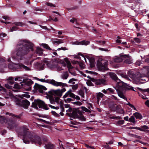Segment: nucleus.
Here are the masks:
<instances>
[{"instance_id":"7ed1b4c3","label":"nucleus","mask_w":149,"mask_h":149,"mask_svg":"<svg viewBox=\"0 0 149 149\" xmlns=\"http://www.w3.org/2000/svg\"><path fill=\"white\" fill-rule=\"evenodd\" d=\"M116 82V87L115 89L118 96L125 100H127V98L125 96L124 93L126 91H134L133 87L129 86V84L124 83L120 79H118Z\"/></svg>"},{"instance_id":"4d7b16f0","label":"nucleus","mask_w":149,"mask_h":149,"mask_svg":"<svg viewBox=\"0 0 149 149\" xmlns=\"http://www.w3.org/2000/svg\"><path fill=\"white\" fill-rule=\"evenodd\" d=\"M86 72L89 73H90V74H93L97 75V73L96 72H92V71H88V70L86 71Z\"/></svg>"},{"instance_id":"0e129e2a","label":"nucleus","mask_w":149,"mask_h":149,"mask_svg":"<svg viewBox=\"0 0 149 149\" xmlns=\"http://www.w3.org/2000/svg\"><path fill=\"white\" fill-rule=\"evenodd\" d=\"M53 79H51L50 80H49V79H46L45 80V82H46L49 84H51V82H52V81H53Z\"/></svg>"},{"instance_id":"680f3d73","label":"nucleus","mask_w":149,"mask_h":149,"mask_svg":"<svg viewBox=\"0 0 149 149\" xmlns=\"http://www.w3.org/2000/svg\"><path fill=\"white\" fill-rule=\"evenodd\" d=\"M60 97H56L55 98L54 101L55 102H58L60 100Z\"/></svg>"},{"instance_id":"864d4df0","label":"nucleus","mask_w":149,"mask_h":149,"mask_svg":"<svg viewBox=\"0 0 149 149\" xmlns=\"http://www.w3.org/2000/svg\"><path fill=\"white\" fill-rule=\"evenodd\" d=\"M68 49L65 47H62L61 48H58L57 49V50H65Z\"/></svg>"},{"instance_id":"e2e57ef3","label":"nucleus","mask_w":149,"mask_h":149,"mask_svg":"<svg viewBox=\"0 0 149 149\" xmlns=\"http://www.w3.org/2000/svg\"><path fill=\"white\" fill-rule=\"evenodd\" d=\"M5 86L6 87L9 89H12V86H10L8 84H5Z\"/></svg>"},{"instance_id":"f257e3e1","label":"nucleus","mask_w":149,"mask_h":149,"mask_svg":"<svg viewBox=\"0 0 149 149\" xmlns=\"http://www.w3.org/2000/svg\"><path fill=\"white\" fill-rule=\"evenodd\" d=\"M19 132H21L23 135V140L26 144H29L30 142L36 145L40 146L42 143L40 136L29 131L26 126L24 125L19 128Z\"/></svg>"},{"instance_id":"2f4dec72","label":"nucleus","mask_w":149,"mask_h":149,"mask_svg":"<svg viewBox=\"0 0 149 149\" xmlns=\"http://www.w3.org/2000/svg\"><path fill=\"white\" fill-rule=\"evenodd\" d=\"M56 40H57L52 41V42L53 44H59L63 43V42L61 41V40L58 39H56Z\"/></svg>"},{"instance_id":"49530a36","label":"nucleus","mask_w":149,"mask_h":149,"mask_svg":"<svg viewBox=\"0 0 149 149\" xmlns=\"http://www.w3.org/2000/svg\"><path fill=\"white\" fill-rule=\"evenodd\" d=\"M49 100L50 101V103L52 104H53L54 103L55 101H54V99L53 97H51L49 98Z\"/></svg>"},{"instance_id":"aec40b11","label":"nucleus","mask_w":149,"mask_h":149,"mask_svg":"<svg viewBox=\"0 0 149 149\" xmlns=\"http://www.w3.org/2000/svg\"><path fill=\"white\" fill-rule=\"evenodd\" d=\"M52 81V82H51V84L53 85L56 86H61V84H62V82L56 81L54 79Z\"/></svg>"},{"instance_id":"37998d69","label":"nucleus","mask_w":149,"mask_h":149,"mask_svg":"<svg viewBox=\"0 0 149 149\" xmlns=\"http://www.w3.org/2000/svg\"><path fill=\"white\" fill-rule=\"evenodd\" d=\"M78 87V84H77L75 85H72V88L74 90H76L77 89Z\"/></svg>"},{"instance_id":"bb28decb","label":"nucleus","mask_w":149,"mask_h":149,"mask_svg":"<svg viewBox=\"0 0 149 149\" xmlns=\"http://www.w3.org/2000/svg\"><path fill=\"white\" fill-rule=\"evenodd\" d=\"M76 109H78L80 111H82H82H84L86 112H89L90 111L89 109L84 107H81L80 108H78Z\"/></svg>"},{"instance_id":"4468645a","label":"nucleus","mask_w":149,"mask_h":149,"mask_svg":"<svg viewBox=\"0 0 149 149\" xmlns=\"http://www.w3.org/2000/svg\"><path fill=\"white\" fill-rule=\"evenodd\" d=\"M16 68L17 69L22 70H25L26 71H29L31 70V69L28 67L24 65L21 63H18L16 64Z\"/></svg>"},{"instance_id":"1a4fd4ad","label":"nucleus","mask_w":149,"mask_h":149,"mask_svg":"<svg viewBox=\"0 0 149 149\" xmlns=\"http://www.w3.org/2000/svg\"><path fill=\"white\" fill-rule=\"evenodd\" d=\"M88 78L94 82L97 87H102L105 85L106 81L104 79H96L89 76H88Z\"/></svg>"},{"instance_id":"7c9ffc66","label":"nucleus","mask_w":149,"mask_h":149,"mask_svg":"<svg viewBox=\"0 0 149 149\" xmlns=\"http://www.w3.org/2000/svg\"><path fill=\"white\" fill-rule=\"evenodd\" d=\"M37 64L38 66L40 68L41 70H42L43 69L45 65V63H37Z\"/></svg>"},{"instance_id":"de8ad7c7","label":"nucleus","mask_w":149,"mask_h":149,"mask_svg":"<svg viewBox=\"0 0 149 149\" xmlns=\"http://www.w3.org/2000/svg\"><path fill=\"white\" fill-rule=\"evenodd\" d=\"M51 113L53 115L55 116H56L57 117H58L60 116L55 111H51Z\"/></svg>"},{"instance_id":"c03bdc74","label":"nucleus","mask_w":149,"mask_h":149,"mask_svg":"<svg viewBox=\"0 0 149 149\" xmlns=\"http://www.w3.org/2000/svg\"><path fill=\"white\" fill-rule=\"evenodd\" d=\"M18 29V28L16 26H14L12 27L10 29V31H15L17 30Z\"/></svg>"},{"instance_id":"dca6fc26","label":"nucleus","mask_w":149,"mask_h":149,"mask_svg":"<svg viewBox=\"0 0 149 149\" xmlns=\"http://www.w3.org/2000/svg\"><path fill=\"white\" fill-rule=\"evenodd\" d=\"M64 61L67 63V67L68 68V69L69 72H70V69H72L73 68V67L71 65L70 62L68 58H64Z\"/></svg>"},{"instance_id":"e433bc0d","label":"nucleus","mask_w":149,"mask_h":149,"mask_svg":"<svg viewBox=\"0 0 149 149\" xmlns=\"http://www.w3.org/2000/svg\"><path fill=\"white\" fill-rule=\"evenodd\" d=\"M79 94L83 98H84V92L83 90H80L79 91Z\"/></svg>"},{"instance_id":"0eeeda50","label":"nucleus","mask_w":149,"mask_h":149,"mask_svg":"<svg viewBox=\"0 0 149 149\" xmlns=\"http://www.w3.org/2000/svg\"><path fill=\"white\" fill-rule=\"evenodd\" d=\"M107 61L101 58H99L97 61V65L99 70L104 71L108 70L107 67Z\"/></svg>"},{"instance_id":"3c124183","label":"nucleus","mask_w":149,"mask_h":149,"mask_svg":"<svg viewBox=\"0 0 149 149\" xmlns=\"http://www.w3.org/2000/svg\"><path fill=\"white\" fill-rule=\"evenodd\" d=\"M13 87L15 88L19 89L20 88V86L19 85L17 84L14 85Z\"/></svg>"},{"instance_id":"39448f33","label":"nucleus","mask_w":149,"mask_h":149,"mask_svg":"<svg viewBox=\"0 0 149 149\" xmlns=\"http://www.w3.org/2000/svg\"><path fill=\"white\" fill-rule=\"evenodd\" d=\"M37 106L39 108H42L45 110H48L49 109L47 105L46 104L42 101L39 99H35L34 102L32 103V107L38 109V108Z\"/></svg>"},{"instance_id":"a211bd4d","label":"nucleus","mask_w":149,"mask_h":149,"mask_svg":"<svg viewBox=\"0 0 149 149\" xmlns=\"http://www.w3.org/2000/svg\"><path fill=\"white\" fill-rule=\"evenodd\" d=\"M45 147L47 149H54L55 146L50 142L48 143L45 145Z\"/></svg>"},{"instance_id":"412c9836","label":"nucleus","mask_w":149,"mask_h":149,"mask_svg":"<svg viewBox=\"0 0 149 149\" xmlns=\"http://www.w3.org/2000/svg\"><path fill=\"white\" fill-rule=\"evenodd\" d=\"M133 115L137 119L139 120H141L143 118L142 116L139 113L136 112L133 114Z\"/></svg>"},{"instance_id":"393cba45","label":"nucleus","mask_w":149,"mask_h":149,"mask_svg":"<svg viewBox=\"0 0 149 149\" xmlns=\"http://www.w3.org/2000/svg\"><path fill=\"white\" fill-rule=\"evenodd\" d=\"M23 113V112H22L19 114L18 115H16L12 113H9V115L10 116H14L16 117L17 118L20 119V118L21 116H22Z\"/></svg>"},{"instance_id":"8fccbe9b","label":"nucleus","mask_w":149,"mask_h":149,"mask_svg":"<svg viewBox=\"0 0 149 149\" xmlns=\"http://www.w3.org/2000/svg\"><path fill=\"white\" fill-rule=\"evenodd\" d=\"M124 123V121L123 120H119L118 121L117 123L118 125H121L123 124Z\"/></svg>"},{"instance_id":"69168bd1","label":"nucleus","mask_w":149,"mask_h":149,"mask_svg":"<svg viewBox=\"0 0 149 149\" xmlns=\"http://www.w3.org/2000/svg\"><path fill=\"white\" fill-rule=\"evenodd\" d=\"M22 96L27 98H29L30 97V96L28 94H24L22 95Z\"/></svg>"},{"instance_id":"13d9d810","label":"nucleus","mask_w":149,"mask_h":149,"mask_svg":"<svg viewBox=\"0 0 149 149\" xmlns=\"http://www.w3.org/2000/svg\"><path fill=\"white\" fill-rule=\"evenodd\" d=\"M76 95L74 94L73 93H72L71 92L70 93L69 96L70 97L74 98L75 97Z\"/></svg>"},{"instance_id":"79ce46f5","label":"nucleus","mask_w":149,"mask_h":149,"mask_svg":"<svg viewBox=\"0 0 149 149\" xmlns=\"http://www.w3.org/2000/svg\"><path fill=\"white\" fill-rule=\"evenodd\" d=\"M139 90L143 92H147L149 93V88L147 89L140 88Z\"/></svg>"},{"instance_id":"72a5a7b5","label":"nucleus","mask_w":149,"mask_h":149,"mask_svg":"<svg viewBox=\"0 0 149 149\" xmlns=\"http://www.w3.org/2000/svg\"><path fill=\"white\" fill-rule=\"evenodd\" d=\"M42 141L44 142H47L48 141V139L47 137L45 136H43L41 138Z\"/></svg>"},{"instance_id":"5fc2aeb1","label":"nucleus","mask_w":149,"mask_h":149,"mask_svg":"<svg viewBox=\"0 0 149 149\" xmlns=\"http://www.w3.org/2000/svg\"><path fill=\"white\" fill-rule=\"evenodd\" d=\"M134 40L138 43H139L141 42V40L140 39L138 38H135L134 39Z\"/></svg>"},{"instance_id":"b1692460","label":"nucleus","mask_w":149,"mask_h":149,"mask_svg":"<svg viewBox=\"0 0 149 149\" xmlns=\"http://www.w3.org/2000/svg\"><path fill=\"white\" fill-rule=\"evenodd\" d=\"M118 105H117L116 104H114L111 105L110 107L111 109V110L113 111H116L118 108Z\"/></svg>"},{"instance_id":"9d476101","label":"nucleus","mask_w":149,"mask_h":149,"mask_svg":"<svg viewBox=\"0 0 149 149\" xmlns=\"http://www.w3.org/2000/svg\"><path fill=\"white\" fill-rule=\"evenodd\" d=\"M66 91L65 88H64L61 90L59 89L56 90H51L48 93L50 95L61 97L62 96L63 93L65 92Z\"/></svg>"},{"instance_id":"a19ab883","label":"nucleus","mask_w":149,"mask_h":149,"mask_svg":"<svg viewBox=\"0 0 149 149\" xmlns=\"http://www.w3.org/2000/svg\"><path fill=\"white\" fill-rule=\"evenodd\" d=\"M97 97L98 98L99 97L102 98L104 96V95L102 93L99 92L97 94Z\"/></svg>"},{"instance_id":"2eb2a0df","label":"nucleus","mask_w":149,"mask_h":149,"mask_svg":"<svg viewBox=\"0 0 149 149\" xmlns=\"http://www.w3.org/2000/svg\"><path fill=\"white\" fill-rule=\"evenodd\" d=\"M131 129H136L139 130L146 132L147 130L149 129V127L146 125H144L141 126L140 127H130Z\"/></svg>"},{"instance_id":"774afa93","label":"nucleus","mask_w":149,"mask_h":149,"mask_svg":"<svg viewBox=\"0 0 149 149\" xmlns=\"http://www.w3.org/2000/svg\"><path fill=\"white\" fill-rule=\"evenodd\" d=\"M145 104L148 107H149V100H147L145 102Z\"/></svg>"},{"instance_id":"473e14b6","label":"nucleus","mask_w":149,"mask_h":149,"mask_svg":"<svg viewBox=\"0 0 149 149\" xmlns=\"http://www.w3.org/2000/svg\"><path fill=\"white\" fill-rule=\"evenodd\" d=\"M14 24L16 26H23L25 24L22 22H15Z\"/></svg>"},{"instance_id":"58836bf2","label":"nucleus","mask_w":149,"mask_h":149,"mask_svg":"<svg viewBox=\"0 0 149 149\" xmlns=\"http://www.w3.org/2000/svg\"><path fill=\"white\" fill-rule=\"evenodd\" d=\"M76 79L74 78H72L70 79L68 81V83H72V84H75V82H74V81H76Z\"/></svg>"},{"instance_id":"09e8293b","label":"nucleus","mask_w":149,"mask_h":149,"mask_svg":"<svg viewBox=\"0 0 149 149\" xmlns=\"http://www.w3.org/2000/svg\"><path fill=\"white\" fill-rule=\"evenodd\" d=\"M65 102L66 103H69L71 101H73V100L70 98H68L64 100Z\"/></svg>"},{"instance_id":"ea45409f","label":"nucleus","mask_w":149,"mask_h":149,"mask_svg":"<svg viewBox=\"0 0 149 149\" xmlns=\"http://www.w3.org/2000/svg\"><path fill=\"white\" fill-rule=\"evenodd\" d=\"M73 104H74L80 106L82 104V103L79 101H77L71 102Z\"/></svg>"},{"instance_id":"20e7f679","label":"nucleus","mask_w":149,"mask_h":149,"mask_svg":"<svg viewBox=\"0 0 149 149\" xmlns=\"http://www.w3.org/2000/svg\"><path fill=\"white\" fill-rule=\"evenodd\" d=\"M14 102L15 104L19 107H22L25 109H27L29 106L30 103L26 99H24L23 97L18 95L14 98Z\"/></svg>"},{"instance_id":"a18cd8bd","label":"nucleus","mask_w":149,"mask_h":149,"mask_svg":"<svg viewBox=\"0 0 149 149\" xmlns=\"http://www.w3.org/2000/svg\"><path fill=\"white\" fill-rule=\"evenodd\" d=\"M75 108H74L73 109H72L71 108H69V109L67 110L66 111L67 112H69L70 113H72V111H73V110H74V109ZM67 113V114L68 115V113Z\"/></svg>"},{"instance_id":"4c0bfd02","label":"nucleus","mask_w":149,"mask_h":149,"mask_svg":"<svg viewBox=\"0 0 149 149\" xmlns=\"http://www.w3.org/2000/svg\"><path fill=\"white\" fill-rule=\"evenodd\" d=\"M108 94L110 93H113L114 92V90L110 88H108L107 89Z\"/></svg>"},{"instance_id":"423d86ee","label":"nucleus","mask_w":149,"mask_h":149,"mask_svg":"<svg viewBox=\"0 0 149 149\" xmlns=\"http://www.w3.org/2000/svg\"><path fill=\"white\" fill-rule=\"evenodd\" d=\"M68 114L70 117L74 118H80L83 121H85L86 119L82 114V111H80L78 109H74L72 113H69Z\"/></svg>"},{"instance_id":"338daca9","label":"nucleus","mask_w":149,"mask_h":149,"mask_svg":"<svg viewBox=\"0 0 149 149\" xmlns=\"http://www.w3.org/2000/svg\"><path fill=\"white\" fill-rule=\"evenodd\" d=\"M107 145L106 146L105 148L107 149H113L112 148L110 147L109 145L107 144V143H106Z\"/></svg>"},{"instance_id":"f8f14e48","label":"nucleus","mask_w":149,"mask_h":149,"mask_svg":"<svg viewBox=\"0 0 149 149\" xmlns=\"http://www.w3.org/2000/svg\"><path fill=\"white\" fill-rule=\"evenodd\" d=\"M34 90L36 91H38L41 93H43V90L45 91L47 90V88L44 86L39 85V84L36 83L33 87Z\"/></svg>"},{"instance_id":"bf43d9fd","label":"nucleus","mask_w":149,"mask_h":149,"mask_svg":"<svg viewBox=\"0 0 149 149\" xmlns=\"http://www.w3.org/2000/svg\"><path fill=\"white\" fill-rule=\"evenodd\" d=\"M70 22L72 23H74V22H76V23L77 22V20L75 18H73L72 19L70 20Z\"/></svg>"},{"instance_id":"ddd939ff","label":"nucleus","mask_w":149,"mask_h":149,"mask_svg":"<svg viewBox=\"0 0 149 149\" xmlns=\"http://www.w3.org/2000/svg\"><path fill=\"white\" fill-rule=\"evenodd\" d=\"M23 82L26 85L29 86L27 90V91H29L31 90V86L33 83V82L32 80L28 79H24L23 80Z\"/></svg>"},{"instance_id":"052dcab7","label":"nucleus","mask_w":149,"mask_h":149,"mask_svg":"<svg viewBox=\"0 0 149 149\" xmlns=\"http://www.w3.org/2000/svg\"><path fill=\"white\" fill-rule=\"evenodd\" d=\"M78 7L77 6H75L72 7H71L69 8V10H75L78 8Z\"/></svg>"},{"instance_id":"5701e85b","label":"nucleus","mask_w":149,"mask_h":149,"mask_svg":"<svg viewBox=\"0 0 149 149\" xmlns=\"http://www.w3.org/2000/svg\"><path fill=\"white\" fill-rule=\"evenodd\" d=\"M110 76L111 79L115 81L116 82L117 81H118V79H118L116 75L113 73H111L110 74Z\"/></svg>"},{"instance_id":"f3484780","label":"nucleus","mask_w":149,"mask_h":149,"mask_svg":"<svg viewBox=\"0 0 149 149\" xmlns=\"http://www.w3.org/2000/svg\"><path fill=\"white\" fill-rule=\"evenodd\" d=\"M74 42L75 43V44L78 45H88L90 43V41L86 40H83L80 42H79L78 41H77Z\"/></svg>"},{"instance_id":"603ef678","label":"nucleus","mask_w":149,"mask_h":149,"mask_svg":"<svg viewBox=\"0 0 149 149\" xmlns=\"http://www.w3.org/2000/svg\"><path fill=\"white\" fill-rule=\"evenodd\" d=\"M46 4L48 6H50L51 7H52V6H53L54 7H56V6L54 5L52 3H49V2L46 3Z\"/></svg>"},{"instance_id":"f03ea898","label":"nucleus","mask_w":149,"mask_h":149,"mask_svg":"<svg viewBox=\"0 0 149 149\" xmlns=\"http://www.w3.org/2000/svg\"><path fill=\"white\" fill-rule=\"evenodd\" d=\"M34 45L26 40H21L17 43L16 55L18 58L22 60L24 56L30 51H33Z\"/></svg>"},{"instance_id":"a878e982","label":"nucleus","mask_w":149,"mask_h":149,"mask_svg":"<svg viewBox=\"0 0 149 149\" xmlns=\"http://www.w3.org/2000/svg\"><path fill=\"white\" fill-rule=\"evenodd\" d=\"M40 45L42 46L44 48L46 49H48L49 50H52L47 44L45 43H42L41 45Z\"/></svg>"},{"instance_id":"c9c22d12","label":"nucleus","mask_w":149,"mask_h":149,"mask_svg":"<svg viewBox=\"0 0 149 149\" xmlns=\"http://www.w3.org/2000/svg\"><path fill=\"white\" fill-rule=\"evenodd\" d=\"M72 90L70 89L69 91H68L64 95L63 97V98H65L68 96L69 95H70V93L72 92Z\"/></svg>"},{"instance_id":"f704fd0d","label":"nucleus","mask_w":149,"mask_h":149,"mask_svg":"<svg viewBox=\"0 0 149 149\" xmlns=\"http://www.w3.org/2000/svg\"><path fill=\"white\" fill-rule=\"evenodd\" d=\"M38 121H40V122L42 121V122H44L46 124H48V125L51 124L50 122H49L46 121L45 120H44L43 119H40V118H38Z\"/></svg>"},{"instance_id":"6ab92c4d","label":"nucleus","mask_w":149,"mask_h":149,"mask_svg":"<svg viewBox=\"0 0 149 149\" xmlns=\"http://www.w3.org/2000/svg\"><path fill=\"white\" fill-rule=\"evenodd\" d=\"M116 111L117 113L119 114H123L124 113V111L123 109L122 108L121 106L120 105L118 106V108Z\"/></svg>"},{"instance_id":"4be33fe9","label":"nucleus","mask_w":149,"mask_h":149,"mask_svg":"<svg viewBox=\"0 0 149 149\" xmlns=\"http://www.w3.org/2000/svg\"><path fill=\"white\" fill-rule=\"evenodd\" d=\"M43 50L39 47H37L35 52L39 55H42L43 54Z\"/></svg>"},{"instance_id":"6e6d98bb","label":"nucleus","mask_w":149,"mask_h":149,"mask_svg":"<svg viewBox=\"0 0 149 149\" xmlns=\"http://www.w3.org/2000/svg\"><path fill=\"white\" fill-rule=\"evenodd\" d=\"M89 62L90 63H95V59L93 58H91L89 59Z\"/></svg>"},{"instance_id":"c85d7f7f","label":"nucleus","mask_w":149,"mask_h":149,"mask_svg":"<svg viewBox=\"0 0 149 149\" xmlns=\"http://www.w3.org/2000/svg\"><path fill=\"white\" fill-rule=\"evenodd\" d=\"M7 121L6 118L3 116H0V123H3Z\"/></svg>"},{"instance_id":"c756f323","label":"nucleus","mask_w":149,"mask_h":149,"mask_svg":"<svg viewBox=\"0 0 149 149\" xmlns=\"http://www.w3.org/2000/svg\"><path fill=\"white\" fill-rule=\"evenodd\" d=\"M69 76V74L67 72H65L62 75L61 77L62 78L64 79H67Z\"/></svg>"},{"instance_id":"6e6552de","label":"nucleus","mask_w":149,"mask_h":149,"mask_svg":"<svg viewBox=\"0 0 149 149\" xmlns=\"http://www.w3.org/2000/svg\"><path fill=\"white\" fill-rule=\"evenodd\" d=\"M125 60L124 62L125 63L130 64L132 63V60L130 56L127 55H121L116 59V61L117 62H120Z\"/></svg>"},{"instance_id":"9b49d317","label":"nucleus","mask_w":149,"mask_h":149,"mask_svg":"<svg viewBox=\"0 0 149 149\" xmlns=\"http://www.w3.org/2000/svg\"><path fill=\"white\" fill-rule=\"evenodd\" d=\"M17 126L16 120L15 118L10 119L8 121V128L9 129H13L16 128Z\"/></svg>"},{"instance_id":"cd10ccee","label":"nucleus","mask_w":149,"mask_h":149,"mask_svg":"<svg viewBox=\"0 0 149 149\" xmlns=\"http://www.w3.org/2000/svg\"><path fill=\"white\" fill-rule=\"evenodd\" d=\"M130 122L134 124L136 123V121L135 120V117L133 115L131 116L129 119V121Z\"/></svg>"}]
</instances>
